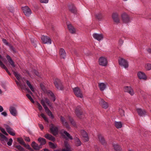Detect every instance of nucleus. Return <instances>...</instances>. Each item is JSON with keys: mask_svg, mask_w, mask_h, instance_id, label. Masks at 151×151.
Listing matches in <instances>:
<instances>
[{"mask_svg": "<svg viewBox=\"0 0 151 151\" xmlns=\"http://www.w3.org/2000/svg\"><path fill=\"white\" fill-rule=\"evenodd\" d=\"M41 103L42 106H43L45 110L46 113L47 114V115L50 117L51 119H53L54 118V116L52 114V112L48 108L45 104V100L43 99L41 100Z\"/></svg>", "mask_w": 151, "mask_h": 151, "instance_id": "nucleus-1", "label": "nucleus"}, {"mask_svg": "<svg viewBox=\"0 0 151 151\" xmlns=\"http://www.w3.org/2000/svg\"><path fill=\"white\" fill-rule=\"evenodd\" d=\"M54 83L56 88L59 90H63L64 87L62 85L61 81L58 79H56L54 82Z\"/></svg>", "mask_w": 151, "mask_h": 151, "instance_id": "nucleus-2", "label": "nucleus"}, {"mask_svg": "<svg viewBox=\"0 0 151 151\" xmlns=\"http://www.w3.org/2000/svg\"><path fill=\"white\" fill-rule=\"evenodd\" d=\"M73 92L76 96L80 98L83 97L82 92L78 87H76L73 88Z\"/></svg>", "mask_w": 151, "mask_h": 151, "instance_id": "nucleus-3", "label": "nucleus"}, {"mask_svg": "<svg viewBox=\"0 0 151 151\" xmlns=\"http://www.w3.org/2000/svg\"><path fill=\"white\" fill-rule=\"evenodd\" d=\"M121 17L122 20L124 23H128L131 22L129 16L125 12L122 14Z\"/></svg>", "mask_w": 151, "mask_h": 151, "instance_id": "nucleus-4", "label": "nucleus"}, {"mask_svg": "<svg viewBox=\"0 0 151 151\" xmlns=\"http://www.w3.org/2000/svg\"><path fill=\"white\" fill-rule=\"evenodd\" d=\"M22 9L23 12L26 16L29 17L32 14L31 9L27 6L22 7Z\"/></svg>", "mask_w": 151, "mask_h": 151, "instance_id": "nucleus-5", "label": "nucleus"}, {"mask_svg": "<svg viewBox=\"0 0 151 151\" xmlns=\"http://www.w3.org/2000/svg\"><path fill=\"white\" fill-rule=\"evenodd\" d=\"M119 64L121 66H123L125 68H127L129 65L127 61L124 58H122L118 60Z\"/></svg>", "mask_w": 151, "mask_h": 151, "instance_id": "nucleus-6", "label": "nucleus"}, {"mask_svg": "<svg viewBox=\"0 0 151 151\" xmlns=\"http://www.w3.org/2000/svg\"><path fill=\"white\" fill-rule=\"evenodd\" d=\"M41 38L43 44H51V40L49 37L47 36L42 35Z\"/></svg>", "mask_w": 151, "mask_h": 151, "instance_id": "nucleus-7", "label": "nucleus"}, {"mask_svg": "<svg viewBox=\"0 0 151 151\" xmlns=\"http://www.w3.org/2000/svg\"><path fill=\"white\" fill-rule=\"evenodd\" d=\"M99 65L103 66H106L107 64V59L103 57H101L99 58Z\"/></svg>", "mask_w": 151, "mask_h": 151, "instance_id": "nucleus-8", "label": "nucleus"}, {"mask_svg": "<svg viewBox=\"0 0 151 151\" xmlns=\"http://www.w3.org/2000/svg\"><path fill=\"white\" fill-rule=\"evenodd\" d=\"M50 130L51 132L54 135H56L58 133V128L57 127H55L54 125L51 124L50 125Z\"/></svg>", "mask_w": 151, "mask_h": 151, "instance_id": "nucleus-9", "label": "nucleus"}, {"mask_svg": "<svg viewBox=\"0 0 151 151\" xmlns=\"http://www.w3.org/2000/svg\"><path fill=\"white\" fill-rule=\"evenodd\" d=\"M69 11L71 13L76 14L77 13V9L76 7L73 4H69L68 6Z\"/></svg>", "mask_w": 151, "mask_h": 151, "instance_id": "nucleus-10", "label": "nucleus"}, {"mask_svg": "<svg viewBox=\"0 0 151 151\" xmlns=\"http://www.w3.org/2000/svg\"><path fill=\"white\" fill-rule=\"evenodd\" d=\"M4 126L6 129L7 132L11 135L14 136L15 133L13 130L9 125L6 124H4Z\"/></svg>", "mask_w": 151, "mask_h": 151, "instance_id": "nucleus-11", "label": "nucleus"}, {"mask_svg": "<svg viewBox=\"0 0 151 151\" xmlns=\"http://www.w3.org/2000/svg\"><path fill=\"white\" fill-rule=\"evenodd\" d=\"M124 91L125 92L128 93L132 96L134 94L132 88L130 86H125L124 88Z\"/></svg>", "mask_w": 151, "mask_h": 151, "instance_id": "nucleus-12", "label": "nucleus"}, {"mask_svg": "<svg viewBox=\"0 0 151 151\" xmlns=\"http://www.w3.org/2000/svg\"><path fill=\"white\" fill-rule=\"evenodd\" d=\"M112 17L114 22L116 24H117L120 22L119 14L117 13H113L112 14Z\"/></svg>", "mask_w": 151, "mask_h": 151, "instance_id": "nucleus-13", "label": "nucleus"}, {"mask_svg": "<svg viewBox=\"0 0 151 151\" xmlns=\"http://www.w3.org/2000/svg\"><path fill=\"white\" fill-rule=\"evenodd\" d=\"M100 105L103 108L106 109L108 107V105L106 102L103 99H100L99 102Z\"/></svg>", "mask_w": 151, "mask_h": 151, "instance_id": "nucleus-14", "label": "nucleus"}, {"mask_svg": "<svg viewBox=\"0 0 151 151\" xmlns=\"http://www.w3.org/2000/svg\"><path fill=\"white\" fill-rule=\"evenodd\" d=\"M137 111L138 115L140 116H145L146 115V112L144 109L138 108L137 109Z\"/></svg>", "mask_w": 151, "mask_h": 151, "instance_id": "nucleus-15", "label": "nucleus"}, {"mask_svg": "<svg viewBox=\"0 0 151 151\" xmlns=\"http://www.w3.org/2000/svg\"><path fill=\"white\" fill-rule=\"evenodd\" d=\"M93 36L95 39L99 41L101 40L103 38V35L101 34L95 33L93 34Z\"/></svg>", "mask_w": 151, "mask_h": 151, "instance_id": "nucleus-16", "label": "nucleus"}, {"mask_svg": "<svg viewBox=\"0 0 151 151\" xmlns=\"http://www.w3.org/2000/svg\"><path fill=\"white\" fill-rule=\"evenodd\" d=\"M9 111L13 116H16L17 115V112L16 109L14 106H10L9 108Z\"/></svg>", "mask_w": 151, "mask_h": 151, "instance_id": "nucleus-17", "label": "nucleus"}, {"mask_svg": "<svg viewBox=\"0 0 151 151\" xmlns=\"http://www.w3.org/2000/svg\"><path fill=\"white\" fill-rule=\"evenodd\" d=\"M81 134L83 138L84 139L85 142H87L89 140L88 135L87 132L83 130L81 131Z\"/></svg>", "mask_w": 151, "mask_h": 151, "instance_id": "nucleus-18", "label": "nucleus"}, {"mask_svg": "<svg viewBox=\"0 0 151 151\" xmlns=\"http://www.w3.org/2000/svg\"><path fill=\"white\" fill-rule=\"evenodd\" d=\"M60 119L63 125L65 126L67 129H70V128L68 122L65 121V119L63 117L61 116Z\"/></svg>", "mask_w": 151, "mask_h": 151, "instance_id": "nucleus-19", "label": "nucleus"}, {"mask_svg": "<svg viewBox=\"0 0 151 151\" xmlns=\"http://www.w3.org/2000/svg\"><path fill=\"white\" fill-rule=\"evenodd\" d=\"M81 107L80 106H78L76 108L75 112L77 116L80 118H82V112L81 111Z\"/></svg>", "mask_w": 151, "mask_h": 151, "instance_id": "nucleus-20", "label": "nucleus"}, {"mask_svg": "<svg viewBox=\"0 0 151 151\" xmlns=\"http://www.w3.org/2000/svg\"><path fill=\"white\" fill-rule=\"evenodd\" d=\"M137 76L139 79H142L144 80H146L147 79L146 76L145 74L143 72H139L137 73Z\"/></svg>", "mask_w": 151, "mask_h": 151, "instance_id": "nucleus-21", "label": "nucleus"}, {"mask_svg": "<svg viewBox=\"0 0 151 151\" xmlns=\"http://www.w3.org/2000/svg\"><path fill=\"white\" fill-rule=\"evenodd\" d=\"M74 140V143L75 145L77 147L81 146V142L80 139L77 137L75 136L73 139Z\"/></svg>", "mask_w": 151, "mask_h": 151, "instance_id": "nucleus-22", "label": "nucleus"}, {"mask_svg": "<svg viewBox=\"0 0 151 151\" xmlns=\"http://www.w3.org/2000/svg\"><path fill=\"white\" fill-rule=\"evenodd\" d=\"M59 54L61 58L65 59L66 57V53L64 50L61 48L59 50Z\"/></svg>", "mask_w": 151, "mask_h": 151, "instance_id": "nucleus-23", "label": "nucleus"}, {"mask_svg": "<svg viewBox=\"0 0 151 151\" xmlns=\"http://www.w3.org/2000/svg\"><path fill=\"white\" fill-rule=\"evenodd\" d=\"M31 146L35 150H39L42 147L40 146V145L39 146L35 141L32 142Z\"/></svg>", "mask_w": 151, "mask_h": 151, "instance_id": "nucleus-24", "label": "nucleus"}, {"mask_svg": "<svg viewBox=\"0 0 151 151\" xmlns=\"http://www.w3.org/2000/svg\"><path fill=\"white\" fill-rule=\"evenodd\" d=\"M6 58L8 62L14 68L15 67V65L14 64V62L13 60L10 56L9 55H7L6 56Z\"/></svg>", "mask_w": 151, "mask_h": 151, "instance_id": "nucleus-25", "label": "nucleus"}, {"mask_svg": "<svg viewBox=\"0 0 151 151\" xmlns=\"http://www.w3.org/2000/svg\"><path fill=\"white\" fill-rule=\"evenodd\" d=\"M44 137L47 139L53 142H54L55 140V138L52 136L51 134H45Z\"/></svg>", "mask_w": 151, "mask_h": 151, "instance_id": "nucleus-26", "label": "nucleus"}, {"mask_svg": "<svg viewBox=\"0 0 151 151\" xmlns=\"http://www.w3.org/2000/svg\"><path fill=\"white\" fill-rule=\"evenodd\" d=\"M38 141L40 143V146L42 147V145H45L46 142V139L43 138H39L38 139Z\"/></svg>", "mask_w": 151, "mask_h": 151, "instance_id": "nucleus-27", "label": "nucleus"}, {"mask_svg": "<svg viewBox=\"0 0 151 151\" xmlns=\"http://www.w3.org/2000/svg\"><path fill=\"white\" fill-rule=\"evenodd\" d=\"M98 137L100 142L101 143L104 145H105L106 142L104 137L101 135L99 134L98 136Z\"/></svg>", "mask_w": 151, "mask_h": 151, "instance_id": "nucleus-28", "label": "nucleus"}, {"mask_svg": "<svg viewBox=\"0 0 151 151\" xmlns=\"http://www.w3.org/2000/svg\"><path fill=\"white\" fill-rule=\"evenodd\" d=\"M68 28L70 32L72 33L73 34L75 33V29L71 24H70L68 25Z\"/></svg>", "mask_w": 151, "mask_h": 151, "instance_id": "nucleus-29", "label": "nucleus"}, {"mask_svg": "<svg viewBox=\"0 0 151 151\" xmlns=\"http://www.w3.org/2000/svg\"><path fill=\"white\" fill-rule=\"evenodd\" d=\"M99 86L100 90L101 91H104L106 88V85L103 83H99Z\"/></svg>", "mask_w": 151, "mask_h": 151, "instance_id": "nucleus-30", "label": "nucleus"}, {"mask_svg": "<svg viewBox=\"0 0 151 151\" xmlns=\"http://www.w3.org/2000/svg\"><path fill=\"white\" fill-rule=\"evenodd\" d=\"M0 139L2 142L5 141L7 142L8 141V138L4 135L0 133Z\"/></svg>", "mask_w": 151, "mask_h": 151, "instance_id": "nucleus-31", "label": "nucleus"}, {"mask_svg": "<svg viewBox=\"0 0 151 151\" xmlns=\"http://www.w3.org/2000/svg\"><path fill=\"white\" fill-rule=\"evenodd\" d=\"M0 66L2 68L4 69L9 75H11V74L9 72L6 67L4 65L1 60H0Z\"/></svg>", "mask_w": 151, "mask_h": 151, "instance_id": "nucleus-32", "label": "nucleus"}, {"mask_svg": "<svg viewBox=\"0 0 151 151\" xmlns=\"http://www.w3.org/2000/svg\"><path fill=\"white\" fill-rule=\"evenodd\" d=\"M115 126L117 129H119L122 128V124L121 122L115 121L114 122Z\"/></svg>", "mask_w": 151, "mask_h": 151, "instance_id": "nucleus-33", "label": "nucleus"}, {"mask_svg": "<svg viewBox=\"0 0 151 151\" xmlns=\"http://www.w3.org/2000/svg\"><path fill=\"white\" fill-rule=\"evenodd\" d=\"M113 146L115 150L116 151H119L121 150L120 147L117 144H113Z\"/></svg>", "mask_w": 151, "mask_h": 151, "instance_id": "nucleus-34", "label": "nucleus"}, {"mask_svg": "<svg viewBox=\"0 0 151 151\" xmlns=\"http://www.w3.org/2000/svg\"><path fill=\"white\" fill-rule=\"evenodd\" d=\"M96 18L99 20H101L103 18V16L101 13H98L95 15Z\"/></svg>", "mask_w": 151, "mask_h": 151, "instance_id": "nucleus-35", "label": "nucleus"}, {"mask_svg": "<svg viewBox=\"0 0 151 151\" xmlns=\"http://www.w3.org/2000/svg\"><path fill=\"white\" fill-rule=\"evenodd\" d=\"M63 133H64L68 139L71 140H73V138L72 136H71L70 135L67 131H64L63 132Z\"/></svg>", "mask_w": 151, "mask_h": 151, "instance_id": "nucleus-36", "label": "nucleus"}, {"mask_svg": "<svg viewBox=\"0 0 151 151\" xmlns=\"http://www.w3.org/2000/svg\"><path fill=\"white\" fill-rule=\"evenodd\" d=\"M26 83L28 86V87L29 88L31 91L32 92L34 91V90L33 87L31 85L30 82L28 80H27L26 81Z\"/></svg>", "mask_w": 151, "mask_h": 151, "instance_id": "nucleus-37", "label": "nucleus"}, {"mask_svg": "<svg viewBox=\"0 0 151 151\" xmlns=\"http://www.w3.org/2000/svg\"><path fill=\"white\" fill-rule=\"evenodd\" d=\"M65 147L66 148L63 149L62 151H71L70 147L68 143L65 144Z\"/></svg>", "mask_w": 151, "mask_h": 151, "instance_id": "nucleus-38", "label": "nucleus"}, {"mask_svg": "<svg viewBox=\"0 0 151 151\" xmlns=\"http://www.w3.org/2000/svg\"><path fill=\"white\" fill-rule=\"evenodd\" d=\"M47 93L50 94V96L53 98V101H55L56 100V98L54 93L50 91H48L47 92Z\"/></svg>", "mask_w": 151, "mask_h": 151, "instance_id": "nucleus-39", "label": "nucleus"}, {"mask_svg": "<svg viewBox=\"0 0 151 151\" xmlns=\"http://www.w3.org/2000/svg\"><path fill=\"white\" fill-rule=\"evenodd\" d=\"M145 68L147 70H151V63H148L145 64Z\"/></svg>", "mask_w": 151, "mask_h": 151, "instance_id": "nucleus-40", "label": "nucleus"}, {"mask_svg": "<svg viewBox=\"0 0 151 151\" xmlns=\"http://www.w3.org/2000/svg\"><path fill=\"white\" fill-rule=\"evenodd\" d=\"M49 144L50 147L52 149L56 148L57 147L56 145L51 142H49Z\"/></svg>", "mask_w": 151, "mask_h": 151, "instance_id": "nucleus-41", "label": "nucleus"}, {"mask_svg": "<svg viewBox=\"0 0 151 151\" xmlns=\"http://www.w3.org/2000/svg\"><path fill=\"white\" fill-rule=\"evenodd\" d=\"M35 104L37 106V107L39 110L40 111H41L42 109V107L40 104L38 102L36 101L35 102Z\"/></svg>", "mask_w": 151, "mask_h": 151, "instance_id": "nucleus-42", "label": "nucleus"}, {"mask_svg": "<svg viewBox=\"0 0 151 151\" xmlns=\"http://www.w3.org/2000/svg\"><path fill=\"white\" fill-rule=\"evenodd\" d=\"M18 142L21 144L24 145H25V142L23 141V139L20 138H17Z\"/></svg>", "mask_w": 151, "mask_h": 151, "instance_id": "nucleus-43", "label": "nucleus"}, {"mask_svg": "<svg viewBox=\"0 0 151 151\" xmlns=\"http://www.w3.org/2000/svg\"><path fill=\"white\" fill-rule=\"evenodd\" d=\"M13 74L15 76L16 78L17 79L19 80L20 78H19V75L18 74V73L17 72H15L14 71H13Z\"/></svg>", "mask_w": 151, "mask_h": 151, "instance_id": "nucleus-44", "label": "nucleus"}, {"mask_svg": "<svg viewBox=\"0 0 151 151\" xmlns=\"http://www.w3.org/2000/svg\"><path fill=\"white\" fill-rule=\"evenodd\" d=\"M26 96L29 99V100L31 101V102L33 103H34L35 101L31 97V96L29 94H26Z\"/></svg>", "mask_w": 151, "mask_h": 151, "instance_id": "nucleus-45", "label": "nucleus"}, {"mask_svg": "<svg viewBox=\"0 0 151 151\" xmlns=\"http://www.w3.org/2000/svg\"><path fill=\"white\" fill-rule=\"evenodd\" d=\"M69 119L71 123L73 126H75L76 124L73 119L72 118H71L70 116L69 117Z\"/></svg>", "mask_w": 151, "mask_h": 151, "instance_id": "nucleus-46", "label": "nucleus"}, {"mask_svg": "<svg viewBox=\"0 0 151 151\" xmlns=\"http://www.w3.org/2000/svg\"><path fill=\"white\" fill-rule=\"evenodd\" d=\"M15 147H16L20 151H24V149L20 145L16 146Z\"/></svg>", "mask_w": 151, "mask_h": 151, "instance_id": "nucleus-47", "label": "nucleus"}, {"mask_svg": "<svg viewBox=\"0 0 151 151\" xmlns=\"http://www.w3.org/2000/svg\"><path fill=\"white\" fill-rule=\"evenodd\" d=\"M119 112L122 116H124V111L122 109H119Z\"/></svg>", "mask_w": 151, "mask_h": 151, "instance_id": "nucleus-48", "label": "nucleus"}, {"mask_svg": "<svg viewBox=\"0 0 151 151\" xmlns=\"http://www.w3.org/2000/svg\"><path fill=\"white\" fill-rule=\"evenodd\" d=\"M41 116H42V117L47 122H48V120L47 118L45 117V115L43 113H42L41 114Z\"/></svg>", "mask_w": 151, "mask_h": 151, "instance_id": "nucleus-49", "label": "nucleus"}, {"mask_svg": "<svg viewBox=\"0 0 151 151\" xmlns=\"http://www.w3.org/2000/svg\"><path fill=\"white\" fill-rule=\"evenodd\" d=\"M33 72L37 76H40V75L39 73L37 70H33Z\"/></svg>", "mask_w": 151, "mask_h": 151, "instance_id": "nucleus-50", "label": "nucleus"}, {"mask_svg": "<svg viewBox=\"0 0 151 151\" xmlns=\"http://www.w3.org/2000/svg\"><path fill=\"white\" fill-rule=\"evenodd\" d=\"M2 41L4 44L8 46L10 45V44L7 42L6 40L5 39H3Z\"/></svg>", "mask_w": 151, "mask_h": 151, "instance_id": "nucleus-51", "label": "nucleus"}, {"mask_svg": "<svg viewBox=\"0 0 151 151\" xmlns=\"http://www.w3.org/2000/svg\"><path fill=\"white\" fill-rule=\"evenodd\" d=\"M24 146L28 150H30V151L32 149L30 147V146L29 145H26L25 143V145H24Z\"/></svg>", "mask_w": 151, "mask_h": 151, "instance_id": "nucleus-52", "label": "nucleus"}, {"mask_svg": "<svg viewBox=\"0 0 151 151\" xmlns=\"http://www.w3.org/2000/svg\"><path fill=\"white\" fill-rule=\"evenodd\" d=\"M12 142L13 140L12 139L10 138L9 139V141L7 142V144L9 146H11L12 145Z\"/></svg>", "mask_w": 151, "mask_h": 151, "instance_id": "nucleus-53", "label": "nucleus"}, {"mask_svg": "<svg viewBox=\"0 0 151 151\" xmlns=\"http://www.w3.org/2000/svg\"><path fill=\"white\" fill-rule=\"evenodd\" d=\"M123 42L124 41L120 39L118 42L119 45L120 46H121L123 44Z\"/></svg>", "mask_w": 151, "mask_h": 151, "instance_id": "nucleus-54", "label": "nucleus"}, {"mask_svg": "<svg viewBox=\"0 0 151 151\" xmlns=\"http://www.w3.org/2000/svg\"><path fill=\"white\" fill-rule=\"evenodd\" d=\"M40 1L42 3H47L48 2V0H40Z\"/></svg>", "mask_w": 151, "mask_h": 151, "instance_id": "nucleus-55", "label": "nucleus"}, {"mask_svg": "<svg viewBox=\"0 0 151 151\" xmlns=\"http://www.w3.org/2000/svg\"><path fill=\"white\" fill-rule=\"evenodd\" d=\"M46 103L49 106L51 107L52 106V104L50 103V100L48 101H47Z\"/></svg>", "mask_w": 151, "mask_h": 151, "instance_id": "nucleus-56", "label": "nucleus"}, {"mask_svg": "<svg viewBox=\"0 0 151 151\" xmlns=\"http://www.w3.org/2000/svg\"><path fill=\"white\" fill-rule=\"evenodd\" d=\"M35 41L34 40H32V39H31V42L33 44V45L35 47H36V46H37V45L35 43Z\"/></svg>", "mask_w": 151, "mask_h": 151, "instance_id": "nucleus-57", "label": "nucleus"}, {"mask_svg": "<svg viewBox=\"0 0 151 151\" xmlns=\"http://www.w3.org/2000/svg\"><path fill=\"white\" fill-rule=\"evenodd\" d=\"M1 114L4 116H6L7 115L6 112L5 111H4L1 112Z\"/></svg>", "mask_w": 151, "mask_h": 151, "instance_id": "nucleus-58", "label": "nucleus"}, {"mask_svg": "<svg viewBox=\"0 0 151 151\" xmlns=\"http://www.w3.org/2000/svg\"><path fill=\"white\" fill-rule=\"evenodd\" d=\"M38 125L39 127L41 130H42L43 129L44 127L42 124H38Z\"/></svg>", "mask_w": 151, "mask_h": 151, "instance_id": "nucleus-59", "label": "nucleus"}, {"mask_svg": "<svg viewBox=\"0 0 151 151\" xmlns=\"http://www.w3.org/2000/svg\"><path fill=\"white\" fill-rule=\"evenodd\" d=\"M40 87L42 90H43V91H45V88L44 86L42 84H40Z\"/></svg>", "mask_w": 151, "mask_h": 151, "instance_id": "nucleus-60", "label": "nucleus"}, {"mask_svg": "<svg viewBox=\"0 0 151 151\" xmlns=\"http://www.w3.org/2000/svg\"><path fill=\"white\" fill-rule=\"evenodd\" d=\"M0 130L1 132L4 134L5 132H6L5 129L4 128H2L1 127H0Z\"/></svg>", "mask_w": 151, "mask_h": 151, "instance_id": "nucleus-61", "label": "nucleus"}, {"mask_svg": "<svg viewBox=\"0 0 151 151\" xmlns=\"http://www.w3.org/2000/svg\"><path fill=\"white\" fill-rule=\"evenodd\" d=\"M1 59L4 62H5L6 61V59L3 58L0 54V60Z\"/></svg>", "mask_w": 151, "mask_h": 151, "instance_id": "nucleus-62", "label": "nucleus"}, {"mask_svg": "<svg viewBox=\"0 0 151 151\" xmlns=\"http://www.w3.org/2000/svg\"><path fill=\"white\" fill-rule=\"evenodd\" d=\"M19 87L21 88L22 89H23L24 88V87L25 86V85H23L22 84H21L19 85Z\"/></svg>", "mask_w": 151, "mask_h": 151, "instance_id": "nucleus-63", "label": "nucleus"}, {"mask_svg": "<svg viewBox=\"0 0 151 151\" xmlns=\"http://www.w3.org/2000/svg\"><path fill=\"white\" fill-rule=\"evenodd\" d=\"M25 141H27L28 142H29L30 141V139L29 137H25Z\"/></svg>", "mask_w": 151, "mask_h": 151, "instance_id": "nucleus-64", "label": "nucleus"}]
</instances>
